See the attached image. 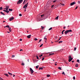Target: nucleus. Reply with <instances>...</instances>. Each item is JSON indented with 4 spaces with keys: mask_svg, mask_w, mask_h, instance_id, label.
<instances>
[{
    "mask_svg": "<svg viewBox=\"0 0 80 80\" xmlns=\"http://www.w3.org/2000/svg\"><path fill=\"white\" fill-rule=\"evenodd\" d=\"M43 16H44V14H42L41 15V17H43Z\"/></svg>",
    "mask_w": 80,
    "mask_h": 80,
    "instance_id": "obj_35",
    "label": "nucleus"
},
{
    "mask_svg": "<svg viewBox=\"0 0 80 80\" xmlns=\"http://www.w3.org/2000/svg\"><path fill=\"white\" fill-rule=\"evenodd\" d=\"M63 5V6H65V4H62L61 3H60L59 4V5Z\"/></svg>",
    "mask_w": 80,
    "mask_h": 80,
    "instance_id": "obj_15",
    "label": "nucleus"
},
{
    "mask_svg": "<svg viewBox=\"0 0 80 80\" xmlns=\"http://www.w3.org/2000/svg\"><path fill=\"white\" fill-rule=\"evenodd\" d=\"M19 16H20V17H22V15L21 14H19Z\"/></svg>",
    "mask_w": 80,
    "mask_h": 80,
    "instance_id": "obj_33",
    "label": "nucleus"
},
{
    "mask_svg": "<svg viewBox=\"0 0 80 80\" xmlns=\"http://www.w3.org/2000/svg\"><path fill=\"white\" fill-rule=\"evenodd\" d=\"M42 39H40V40H39V42H41V41H42Z\"/></svg>",
    "mask_w": 80,
    "mask_h": 80,
    "instance_id": "obj_50",
    "label": "nucleus"
},
{
    "mask_svg": "<svg viewBox=\"0 0 80 80\" xmlns=\"http://www.w3.org/2000/svg\"><path fill=\"white\" fill-rule=\"evenodd\" d=\"M8 73L10 75H12V73H10L9 72H8Z\"/></svg>",
    "mask_w": 80,
    "mask_h": 80,
    "instance_id": "obj_20",
    "label": "nucleus"
},
{
    "mask_svg": "<svg viewBox=\"0 0 80 80\" xmlns=\"http://www.w3.org/2000/svg\"><path fill=\"white\" fill-rule=\"evenodd\" d=\"M25 1H24L23 2V5H24V4H25Z\"/></svg>",
    "mask_w": 80,
    "mask_h": 80,
    "instance_id": "obj_47",
    "label": "nucleus"
},
{
    "mask_svg": "<svg viewBox=\"0 0 80 80\" xmlns=\"http://www.w3.org/2000/svg\"><path fill=\"white\" fill-rule=\"evenodd\" d=\"M24 2H27V0H25Z\"/></svg>",
    "mask_w": 80,
    "mask_h": 80,
    "instance_id": "obj_57",
    "label": "nucleus"
},
{
    "mask_svg": "<svg viewBox=\"0 0 80 80\" xmlns=\"http://www.w3.org/2000/svg\"><path fill=\"white\" fill-rule=\"evenodd\" d=\"M55 39H57V37H55Z\"/></svg>",
    "mask_w": 80,
    "mask_h": 80,
    "instance_id": "obj_51",
    "label": "nucleus"
},
{
    "mask_svg": "<svg viewBox=\"0 0 80 80\" xmlns=\"http://www.w3.org/2000/svg\"><path fill=\"white\" fill-rule=\"evenodd\" d=\"M36 57H37V59H38H38H39V58H38V56H36Z\"/></svg>",
    "mask_w": 80,
    "mask_h": 80,
    "instance_id": "obj_34",
    "label": "nucleus"
},
{
    "mask_svg": "<svg viewBox=\"0 0 80 80\" xmlns=\"http://www.w3.org/2000/svg\"><path fill=\"white\" fill-rule=\"evenodd\" d=\"M65 30H64L63 31H62V32H65Z\"/></svg>",
    "mask_w": 80,
    "mask_h": 80,
    "instance_id": "obj_59",
    "label": "nucleus"
},
{
    "mask_svg": "<svg viewBox=\"0 0 80 80\" xmlns=\"http://www.w3.org/2000/svg\"><path fill=\"white\" fill-rule=\"evenodd\" d=\"M39 57H40V58H41V56H39Z\"/></svg>",
    "mask_w": 80,
    "mask_h": 80,
    "instance_id": "obj_60",
    "label": "nucleus"
},
{
    "mask_svg": "<svg viewBox=\"0 0 80 80\" xmlns=\"http://www.w3.org/2000/svg\"><path fill=\"white\" fill-rule=\"evenodd\" d=\"M39 67V66L38 65L36 66V69H37V68H38V67Z\"/></svg>",
    "mask_w": 80,
    "mask_h": 80,
    "instance_id": "obj_18",
    "label": "nucleus"
},
{
    "mask_svg": "<svg viewBox=\"0 0 80 80\" xmlns=\"http://www.w3.org/2000/svg\"><path fill=\"white\" fill-rule=\"evenodd\" d=\"M43 46V44H42L40 46V47H42V46Z\"/></svg>",
    "mask_w": 80,
    "mask_h": 80,
    "instance_id": "obj_40",
    "label": "nucleus"
},
{
    "mask_svg": "<svg viewBox=\"0 0 80 80\" xmlns=\"http://www.w3.org/2000/svg\"><path fill=\"white\" fill-rule=\"evenodd\" d=\"M72 32V31L71 30H67L64 32L65 35H67L68 33Z\"/></svg>",
    "mask_w": 80,
    "mask_h": 80,
    "instance_id": "obj_1",
    "label": "nucleus"
},
{
    "mask_svg": "<svg viewBox=\"0 0 80 80\" xmlns=\"http://www.w3.org/2000/svg\"><path fill=\"white\" fill-rule=\"evenodd\" d=\"M30 71L31 74H32V73H33L34 72V71H33V69H32L31 68H30Z\"/></svg>",
    "mask_w": 80,
    "mask_h": 80,
    "instance_id": "obj_5",
    "label": "nucleus"
},
{
    "mask_svg": "<svg viewBox=\"0 0 80 80\" xmlns=\"http://www.w3.org/2000/svg\"><path fill=\"white\" fill-rule=\"evenodd\" d=\"M62 38V37H61L59 38L58 39V40H60V39Z\"/></svg>",
    "mask_w": 80,
    "mask_h": 80,
    "instance_id": "obj_41",
    "label": "nucleus"
},
{
    "mask_svg": "<svg viewBox=\"0 0 80 80\" xmlns=\"http://www.w3.org/2000/svg\"><path fill=\"white\" fill-rule=\"evenodd\" d=\"M39 70H43V68H39Z\"/></svg>",
    "mask_w": 80,
    "mask_h": 80,
    "instance_id": "obj_16",
    "label": "nucleus"
},
{
    "mask_svg": "<svg viewBox=\"0 0 80 80\" xmlns=\"http://www.w3.org/2000/svg\"><path fill=\"white\" fill-rule=\"evenodd\" d=\"M6 27L8 28H10V27L9 26V25H7L4 28H5Z\"/></svg>",
    "mask_w": 80,
    "mask_h": 80,
    "instance_id": "obj_12",
    "label": "nucleus"
},
{
    "mask_svg": "<svg viewBox=\"0 0 80 80\" xmlns=\"http://www.w3.org/2000/svg\"><path fill=\"white\" fill-rule=\"evenodd\" d=\"M77 62H78V63H79L80 62V60H79L78 59L77 61Z\"/></svg>",
    "mask_w": 80,
    "mask_h": 80,
    "instance_id": "obj_28",
    "label": "nucleus"
},
{
    "mask_svg": "<svg viewBox=\"0 0 80 80\" xmlns=\"http://www.w3.org/2000/svg\"><path fill=\"white\" fill-rule=\"evenodd\" d=\"M21 51H23V50H22V49H20V52H21Z\"/></svg>",
    "mask_w": 80,
    "mask_h": 80,
    "instance_id": "obj_49",
    "label": "nucleus"
},
{
    "mask_svg": "<svg viewBox=\"0 0 80 80\" xmlns=\"http://www.w3.org/2000/svg\"><path fill=\"white\" fill-rule=\"evenodd\" d=\"M47 77H50V75L48 74L47 75Z\"/></svg>",
    "mask_w": 80,
    "mask_h": 80,
    "instance_id": "obj_19",
    "label": "nucleus"
},
{
    "mask_svg": "<svg viewBox=\"0 0 80 80\" xmlns=\"http://www.w3.org/2000/svg\"><path fill=\"white\" fill-rule=\"evenodd\" d=\"M58 18V16H57V17L55 19L57 20Z\"/></svg>",
    "mask_w": 80,
    "mask_h": 80,
    "instance_id": "obj_25",
    "label": "nucleus"
},
{
    "mask_svg": "<svg viewBox=\"0 0 80 80\" xmlns=\"http://www.w3.org/2000/svg\"><path fill=\"white\" fill-rule=\"evenodd\" d=\"M22 65V66H24V65H25V64L24 63H22L21 64Z\"/></svg>",
    "mask_w": 80,
    "mask_h": 80,
    "instance_id": "obj_26",
    "label": "nucleus"
},
{
    "mask_svg": "<svg viewBox=\"0 0 80 80\" xmlns=\"http://www.w3.org/2000/svg\"><path fill=\"white\" fill-rule=\"evenodd\" d=\"M6 8H4V10H8V8H9V6L8 5H6Z\"/></svg>",
    "mask_w": 80,
    "mask_h": 80,
    "instance_id": "obj_6",
    "label": "nucleus"
},
{
    "mask_svg": "<svg viewBox=\"0 0 80 80\" xmlns=\"http://www.w3.org/2000/svg\"><path fill=\"white\" fill-rule=\"evenodd\" d=\"M62 74H63V75H65V73L64 72H63L62 73Z\"/></svg>",
    "mask_w": 80,
    "mask_h": 80,
    "instance_id": "obj_45",
    "label": "nucleus"
},
{
    "mask_svg": "<svg viewBox=\"0 0 80 80\" xmlns=\"http://www.w3.org/2000/svg\"><path fill=\"white\" fill-rule=\"evenodd\" d=\"M76 49H77V48H74V51H75V50H76Z\"/></svg>",
    "mask_w": 80,
    "mask_h": 80,
    "instance_id": "obj_38",
    "label": "nucleus"
},
{
    "mask_svg": "<svg viewBox=\"0 0 80 80\" xmlns=\"http://www.w3.org/2000/svg\"><path fill=\"white\" fill-rule=\"evenodd\" d=\"M54 53H51V54H50L49 55H54Z\"/></svg>",
    "mask_w": 80,
    "mask_h": 80,
    "instance_id": "obj_32",
    "label": "nucleus"
},
{
    "mask_svg": "<svg viewBox=\"0 0 80 80\" xmlns=\"http://www.w3.org/2000/svg\"><path fill=\"white\" fill-rule=\"evenodd\" d=\"M53 7H54V5H52V7H51V8H53Z\"/></svg>",
    "mask_w": 80,
    "mask_h": 80,
    "instance_id": "obj_44",
    "label": "nucleus"
},
{
    "mask_svg": "<svg viewBox=\"0 0 80 80\" xmlns=\"http://www.w3.org/2000/svg\"><path fill=\"white\" fill-rule=\"evenodd\" d=\"M52 28H50L48 30H52Z\"/></svg>",
    "mask_w": 80,
    "mask_h": 80,
    "instance_id": "obj_29",
    "label": "nucleus"
},
{
    "mask_svg": "<svg viewBox=\"0 0 80 80\" xmlns=\"http://www.w3.org/2000/svg\"><path fill=\"white\" fill-rule=\"evenodd\" d=\"M63 42V41H60L58 42L59 43H62Z\"/></svg>",
    "mask_w": 80,
    "mask_h": 80,
    "instance_id": "obj_24",
    "label": "nucleus"
},
{
    "mask_svg": "<svg viewBox=\"0 0 80 80\" xmlns=\"http://www.w3.org/2000/svg\"><path fill=\"white\" fill-rule=\"evenodd\" d=\"M3 11H4V12H6L7 13H9V11H8V10H3Z\"/></svg>",
    "mask_w": 80,
    "mask_h": 80,
    "instance_id": "obj_8",
    "label": "nucleus"
},
{
    "mask_svg": "<svg viewBox=\"0 0 80 80\" xmlns=\"http://www.w3.org/2000/svg\"><path fill=\"white\" fill-rule=\"evenodd\" d=\"M0 13L1 14H2V15H5V14L3 13V12H1Z\"/></svg>",
    "mask_w": 80,
    "mask_h": 80,
    "instance_id": "obj_14",
    "label": "nucleus"
},
{
    "mask_svg": "<svg viewBox=\"0 0 80 80\" xmlns=\"http://www.w3.org/2000/svg\"><path fill=\"white\" fill-rule=\"evenodd\" d=\"M62 34H63V32L62 31Z\"/></svg>",
    "mask_w": 80,
    "mask_h": 80,
    "instance_id": "obj_54",
    "label": "nucleus"
},
{
    "mask_svg": "<svg viewBox=\"0 0 80 80\" xmlns=\"http://www.w3.org/2000/svg\"><path fill=\"white\" fill-rule=\"evenodd\" d=\"M3 9V8L2 7H0V10H2Z\"/></svg>",
    "mask_w": 80,
    "mask_h": 80,
    "instance_id": "obj_23",
    "label": "nucleus"
},
{
    "mask_svg": "<svg viewBox=\"0 0 80 80\" xmlns=\"http://www.w3.org/2000/svg\"><path fill=\"white\" fill-rule=\"evenodd\" d=\"M78 8V6H77V7H76V8H75V10H76V9H77Z\"/></svg>",
    "mask_w": 80,
    "mask_h": 80,
    "instance_id": "obj_46",
    "label": "nucleus"
},
{
    "mask_svg": "<svg viewBox=\"0 0 80 80\" xmlns=\"http://www.w3.org/2000/svg\"><path fill=\"white\" fill-rule=\"evenodd\" d=\"M78 4H80V1H78Z\"/></svg>",
    "mask_w": 80,
    "mask_h": 80,
    "instance_id": "obj_42",
    "label": "nucleus"
},
{
    "mask_svg": "<svg viewBox=\"0 0 80 80\" xmlns=\"http://www.w3.org/2000/svg\"><path fill=\"white\" fill-rule=\"evenodd\" d=\"M66 27H63V29H65Z\"/></svg>",
    "mask_w": 80,
    "mask_h": 80,
    "instance_id": "obj_55",
    "label": "nucleus"
},
{
    "mask_svg": "<svg viewBox=\"0 0 80 80\" xmlns=\"http://www.w3.org/2000/svg\"><path fill=\"white\" fill-rule=\"evenodd\" d=\"M10 32H12V28H10V27L9 28H8Z\"/></svg>",
    "mask_w": 80,
    "mask_h": 80,
    "instance_id": "obj_11",
    "label": "nucleus"
},
{
    "mask_svg": "<svg viewBox=\"0 0 80 80\" xmlns=\"http://www.w3.org/2000/svg\"><path fill=\"white\" fill-rule=\"evenodd\" d=\"M9 11H10V12H12V9H9Z\"/></svg>",
    "mask_w": 80,
    "mask_h": 80,
    "instance_id": "obj_30",
    "label": "nucleus"
},
{
    "mask_svg": "<svg viewBox=\"0 0 80 80\" xmlns=\"http://www.w3.org/2000/svg\"><path fill=\"white\" fill-rule=\"evenodd\" d=\"M13 77H15V75L14 74H13Z\"/></svg>",
    "mask_w": 80,
    "mask_h": 80,
    "instance_id": "obj_52",
    "label": "nucleus"
},
{
    "mask_svg": "<svg viewBox=\"0 0 80 80\" xmlns=\"http://www.w3.org/2000/svg\"><path fill=\"white\" fill-rule=\"evenodd\" d=\"M76 3V2H73L72 3H71L70 4V6H72V5H75Z\"/></svg>",
    "mask_w": 80,
    "mask_h": 80,
    "instance_id": "obj_7",
    "label": "nucleus"
},
{
    "mask_svg": "<svg viewBox=\"0 0 80 80\" xmlns=\"http://www.w3.org/2000/svg\"><path fill=\"white\" fill-rule=\"evenodd\" d=\"M72 63H73V62H74V61H72Z\"/></svg>",
    "mask_w": 80,
    "mask_h": 80,
    "instance_id": "obj_58",
    "label": "nucleus"
},
{
    "mask_svg": "<svg viewBox=\"0 0 80 80\" xmlns=\"http://www.w3.org/2000/svg\"><path fill=\"white\" fill-rule=\"evenodd\" d=\"M28 2L23 7V8H25V9L24 10V12L26 11V9H27V6H28Z\"/></svg>",
    "mask_w": 80,
    "mask_h": 80,
    "instance_id": "obj_2",
    "label": "nucleus"
},
{
    "mask_svg": "<svg viewBox=\"0 0 80 80\" xmlns=\"http://www.w3.org/2000/svg\"><path fill=\"white\" fill-rule=\"evenodd\" d=\"M72 60H73V58H71V56H69L68 60L69 62H71V61H72Z\"/></svg>",
    "mask_w": 80,
    "mask_h": 80,
    "instance_id": "obj_4",
    "label": "nucleus"
},
{
    "mask_svg": "<svg viewBox=\"0 0 80 80\" xmlns=\"http://www.w3.org/2000/svg\"><path fill=\"white\" fill-rule=\"evenodd\" d=\"M44 59H45V58H43L42 59V60L43 61V60H44Z\"/></svg>",
    "mask_w": 80,
    "mask_h": 80,
    "instance_id": "obj_43",
    "label": "nucleus"
},
{
    "mask_svg": "<svg viewBox=\"0 0 80 80\" xmlns=\"http://www.w3.org/2000/svg\"><path fill=\"white\" fill-rule=\"evenodd\" d=\"M57 0H55V1H53V3H55V2H57Z\"/></svg>",
    "mask_w": 80,
    "mask_h": 80,
    "instance_id": "obj_36",
    "label": "nucleus"
},
{
    "mask_svg": "<svg viewBox=\"0 0 80 80\" xmlns=\"http://www.w3.org/2000/svg\"><path fill=\"white\" fill-rule=\"evenodd\" d=\"M31 36H32V35H30L27 36V38H31Z\"/></svg>",
    "mask_w": 80,
    "mask_h": 80,
    "instance_id": "obj_10",
    "label": "nucleus"
},
{
    "mask_svg": "<svg viewBox=\"0 0 80 80\" xmlns=\"http://www.w3.org/2000/svg\"><path fill=\"white\" fill-rule=\"evenodd\" d=\"M5 22V21H3V22Z\"/></svg>",
    "mask_w": 80,
    "mask_h": 80,
    "instance_id": "obj_63",
    "label": "nucleus"
},
{
    "mask_svg": "<svg viewBox=\"0 0 80 80\" xmlns=\"http://www.w3.org/2000/svg\"><path fill=\"white\" fill-rule=\"evenodd\" d=\"M76 67H78V64L76 63V65H75Z\"/></svg>",
    "mask_w": 80,
    "mask_h": 80,
    "instance_id": "obj_13",
    "label": "nucleus"
},
{
    "mask_svg": "<svg viewBox=\"0 0 80 80\" xmlns=\"http://www.w3.org/2000/svg\"><path fill=\"white\" fill-rule=\"evenodd\" d=\"M22 2H23V0H19L17 2V4H18V5L20 4V3H21Z\"/></svg>",
    "mask_w": 80,
    "mask_h": 80,
    "instance_id": "obj_3",
    "label": "nucleus"
},
{
    "mask_svg": "<svg viewBox=\"0 0 80 80\" xmlns=\"http://www.w3.org/2000/svg\"><path fill=\"white\" fill-rule=\"evenodd\" d=\"M28 62H29V59H28Z\"/></svg>",
    "mask_w": 80,
    "mask_h": 80,
    "instance_id": "obj_62",
    "label": "nucleus"
},
{
    "mask_svg": "<svg viewBox=\"0 0 80 80\" xmlns=\"http://www.w3.org/2000/svg\"><path fill=\"white\" fill-rule=\"evenodd\" d=\"M0 80H3V79H2V78L0 77Z\"/></svg>",
    "mask_w": 80,
    "mask_h": 80,
    "instance_id": "obj_53",
    "label": "nucleus"
},
{
    "mask_svg": "<svg viewBox=\"0 0 80 80\" xmlns=\"http://www.w3.org/2000/svg\"><path fill=\"white\" fill-rule=\"evenodd\" d=\"M55 65H57V64H55Z\"/></svg>",
    "mask_w": 80,
    "mask_h": 80,
    "instance_id": "obj_64",
    "label": "nucleus"
},
{
    "mask_svg": "<svg viewBox=\"0 0 80 80\" xmlns=\"http://www.w3.org/2000/svg\"><path fill=\"white\" fill-rule=\"evenodd\" d=\"M58 69H59V70H62V68H61V67H59L58 68Z\"/></svg>",
    "mask_w": 80,
    "mask_h": 80,
    "instance_id": "obj_27",
    "label": "nucleus"
},
{
    "mask_svg": "<svg viewBox=\"0 0 80 80\" xmlns=\"http://www.w3.org/2000/svg\"><path fill=\"white\" fill-rule=\"evenodd\" d=\"M40 56H41V57H42V56H43V55L41 54V55H40Z\"/></svg>",
    "mask_w": 80,
    "mask_h": 80,
    "instance_id": "obj_56",
    "label": "nucleus"
},
{
    "mask_svg": "<svg viewBox=\"0 0 80 80\" xmlns=\"http://www.w3.org/2000/svg\"><path fill=\"white\" fill-rule=\"evenodd\" d=\"M44 40H45V41L47 40V39L45 37L44 38Z\"/></svg>",
    "mask_w": 80,
    "mask_h": 80,
    "instance_id": "obj_21",
    "label": "nucleus"
},
{
    "mask_svg": "<svg viewBox=\"0 0 80 80\" xmlns=\"http://www.w3.org/2000/svg\"><path fill=\"white\" fill-rule=\"evenodd\" d=\"M8 33H10V32H7Z\"/></svg>",
    "mask_w": 80,
    "mask_h": 80,
    "instance_id": "obj_61",
    "label": "nucleus"
},
{
    "mask_svg": "<svg viewBox=\"0 0 80 80\" xmlns=\"http://www.w3.org/2000/svg\"><path fill=\"white\" fill-rule=\"evenodd\" d=\"M73 80H75V76L73 77Z\"/></svg>",
    "mask_w": 80,
    "mask_h": 80,
    "instance_id": "obj_37",
    "label": "nucleus"
},
{
    "mask_svg": "<svg viewBox=\"0 0 80 80\" xmlns=\"http://www.w3.org/2000/svg\"><path fill=\"white\" fill-rule=\"evenodd\" d=\"M13 19H14V18H13V17H12L11 18L9 19V21H12V20H13Z\"/></svg>",
    "mask_w": 80,
    "mask_h": 80,
    "instance_id": "obj_9",
    "label": "nucleus"
},
{
    "mask_svg": "<svg viewBox=\"0 0 80 80\" xmlns=\"http://www.w3.org/2000/svg\"><path fill=\"white\" fill-rule=\"evenodd\" d=\"M12 58H13L15 57V55H12Z\"/></svg>",
    "mask_w": 80,
    "mask_h": 80,
    "instance_id": "obj_39",
    "label": "nucleus"
},
{
    "mask_svg": "<svg viewBox=\"0 0 80 80\" xmlns=\"http://www.w3.org/2000/svg\"><path fill=\"white\" fill-rule=\"evenodd\" d=\"M34 40L35 41H36V40H38V39L37 38H34Z\"/></svg>",
    "mask_w": 80,
    "mask_h": 80,
    "instance_id": "obj_31",
    "label": "nucleus"
},
{
    "mask_svg": "<svg viewBox=\"0 0 80 80\" xmlns=\"http://www.w3.org/2000/svg\"><path fill=\"white\" fill-rule=\"evenodd\" d=\"M41 27V29H42V30H43V28H44V27H43V26H42Z\"/></svg>",
    "mask_w": 80,
    "mask_h": 80,
    "instance_id": "obj_22",
    "label": "nucleus"
},
{
    "mask_svg": "<svg viewBox=\"0 0 80 80\" xmlns=\"http://www.w3.org/2000/svg\"><path fill=\"white\" fill-rule=\"evenodd\" d=\"M20 41H22V39H20Z\"/></svg>",
    "mask_w": 80,
    "mask_h": 80,
    "instance_id": "obj_48",
    "label": "nucleus"
},
{
    "mask_svg": "<svg viewBox=\"0 0 80 80\" xmlns=\"http://www.w3.org/2000/svg\"><path fill=\"white\" fill-rule=\"evenodd\" d=\"M4 75H6V77H8V74H4Z\"/></svg>",
    "mask_w": 80,
    "mask_h": 80,
    "instance_id": "obj_17",
    "label": "nucleus"
}]
</instances>
